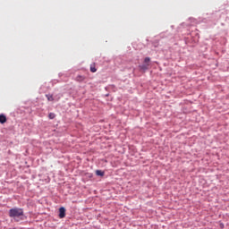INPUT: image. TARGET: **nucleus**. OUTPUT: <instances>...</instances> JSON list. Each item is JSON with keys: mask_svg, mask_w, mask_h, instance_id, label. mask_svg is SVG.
Segmentation results:
<instances>
[{"mask_svg": "<svg viewBox=\"0 0 229 229\" xmlns=\"http://www.w3.org/2000/svg\"><path fill=\"white\" fill-rule=\"evenodd\" d=\"M9 217H12L16 223L22 221L24 210L21 208H13L9 210Z\"/></svg>", "mask_w": 229, "mask_h": 229, "instance_id": "f257e3e1", "label": "nucleus"}, {"mask_svg": "<svg viewBox=\"0 0 229 229\" xmlns=\"http://www.w3.org/2000/svg\"><path fill=\"white\" fill-rule=\"evenodd\" d=\"M59 217L60 219H64V217H65V208H59Z\"/></svg>", "mask_w": 229, "mask_h": 229, "instance_id": "f03ea898", "label": "nucleus"}, {"mask_svg": "<svg viewBox=\"0 0 229 229\" xmlns=\"http://www.w3.org/2000/svg\"><path fill=\"white\" fill-rule=\"evenodd\" d=\"M0 123L1 124H4V123H6V115L0 114Z\"/></svg>", "mask_w": 229, "mask_h": 229, "instance_id": "7ed1b4c3", "label": "nucleus"}, {"mask_svg": "<svg viewBox=\"0 0 229 229\" xmlns=\"http://www.w3.org/2000/svg\"><path fill=\"white\" fill-rule=\"evenodd\" d=\"M96 175L97 176H105V172H103L101 170H97L96 171Z\"/></svg>", "mask_w": 229, "mask_h": 229, "instance_id": "20e7f679", "label": "nucleus"}, {"mask_svg": "<svg viewBox=\"0 0 229 229\" xmlns=\"http://www.w3.org/2000/svg\"><path fill=\"white\" fill-rule=\"evenodd\" d=\"M85 81V78L83 76H81V75H78L76 77V81L81 82V81Z\"/></svg>", "mask_w": 229, "mask_h": 229, "instance_id": "39448f33", "label": "nucleus"}, {"mask_svg": "<svg viewBox=\"0 0 229 229\" xmlns=\"http://www.w3.org/2000/svg\"><path fill=\"white\" fill-rule=\"evenodd\" d=\"M98 69H96V64H93L90 65V72H96Z\"/></svg>", "mask_w": 229, "mask_h": 229, "instance_id": "423d86ee", "label": "nucleus"}, {"mask_svg": "<svg viewBox=\"0 0 229 229\" xmlns=\"http://www.w3.org/2000/svg\"><path fill=\"white\" fill-rule=\"evenodd\" d=\"M46 98H47V101H55V98H53V95H46Z\"/></svg>", "mask_w": 229, "mask_h": 229, "instance_id": "0eeeda50", "label": "nucleus"}, {"mask_svg": "<svg viewBox=\"0 0 229 229\" xmlns=\"http://www.w3.org/2000/svg\"><path fill=\"white\" fill-rule=\"evenodd\" d=\"M140 68L142 71H146V70H148V65L143 64V65L140 66Z\"/></svg>", "mask_w": 229, "mask_h": 229, "instance_id": "6e6552de", "label": "nucleus"}, {"mask_svg": "<svg viewBox=\"0 0 229 229\" xmlns=\"http://www.w3.org/2000/svg\"><path fill=\"white\" fill-rule=\"evenodd\" d=\"M48 117H49V119H55V114L54 113H50V114H48Z\"/></svg>", "mask_w": 229, "mask_h": 229, "instance_id": "1a4fd4ad", "label": "nucleus"}, {"mask_svg": "<svg viewBox=\"0 0 229 229\" xmlns=\"http://www.w3.org/2000/svg\"><path fill=\"white\" fill-rule=\"evenodd\" d=\"M144 62H145V64H148V63H149V62H150V59H149V57H146V58H145V60H144Z\"/></svg>", "mask_w": 229, "mask_h": 229, "instance_id": "9d476101", "label": "nucleus"}]
</instances>
